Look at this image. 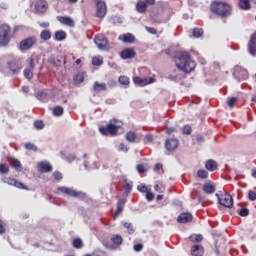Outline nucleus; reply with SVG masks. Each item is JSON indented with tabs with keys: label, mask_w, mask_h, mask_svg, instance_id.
<instances>
[{
	"label": "nucleus",
	"mask_w": 256,
	"mask_h": 256,
	"mask_svg": "<svg viewBox=\"0 0 256 256\" xmlns=\"http://www.w3.org/2000/svg\"><path fill=\"white\" fill-rule=\"evenodd\" d=\"M174 62L177 69L183 73H191L197 67V64L191 59V54L187 51L177 52L174 56Z\"/></svg>",
	"instance_id": "1"
},
{
	"label": "nucleus",
	"mask_w": 256,
	"mask_h": 256,
	"mask_svg": "<svg viewBox=\"0 0 256 256\" xmlns=\"http://www.w3.org/2000/svg\"><path fill=\"white\" fill-rule=\"evenodd\" d=\"M210 11L213 15H217V17L227 19V17H231V13H233V6L225 1H212Z\"/></svg>",
	"instance_id": "2"
},
{
	"label": "nucleus",
	"mask_w": 256,
	"mask_h": 256,
	"mask_svg": "<svg viewBox=\"0 0 256 256\" xmlns=\"http://www.w3.org/2000/svg\"><path fill=\"white\" fill-rule=\"evenodd\" d=\"M123 125V123L117 119H112L109 121L107 126H102L99 128V132L102 135H111L115 137L117 133H119V128Z\"/></svg>",
	"instance_id": "3"
},
{
	"label": "nucleus",
	"mask_w": 256,
	"mask_h": 256,
	"mask_svg": "<svg viewBox=\"0 0 256 256\" xmlns=\"http://www.w3.org/2000/svg\"><path fill=\"white\" fill-rule=\"evenodd\" d=\"M11 27L7 24H2L0 26V45L1 47H7L11 43L12 39Z\"/></svg>",
	"instance_id": "4"
},
{
	"label": "nucleus",
	"mask_w": 256,
	"mask_h": 256,
	"mask_svg": "<svg viewBox=\"0 0 256 256\" xmlns=\"http://www.w3.org/2000/svg\"><path fill=\"white\" fill-rule=\"evenodd\" d=\"M37 45V37L30 36L20 41L19 49L20 51H29Z\"/></svg>",
	"instance_id": "5"
},
{
	"label": "nucleus",
	"mask_w": 256,
	"mask_h": 256,
	"mask_svg": "<svg viewBox=\"0 0 256 256\" xmlns=\"http://www.w3.org/2000/svg\"><path fill=\"white\" fill-rule=\"evenodd\" d=\"M216 197L218 199L219 205H222V207H226L227 209H231L233 207V196L229 193H224V194H217Z\"/></svg>",
	"instance_id": "6"
},
{
	"label": "nucleus",
	"mask_w": 256,
	"mask_h": 256,
	"mask_svg": "<svg viewBox=\"0 0 256 256\" xmlns=\"http://www.w3.org/2000/svg\"><path fill=\"white\" fill-rule=\"evenodd\" d=\"M7 65L12 75H19L21 73V69H23V63H21V60L17 58L8 61Z\"/></svg>",
	"instance_id": "7"
},
{
	"label": "nucleus",
	"mask_w": 256,
	"mask_h": 256,
	"mask_svg": "<svg viewBox=\"0 0 256 256\" xmlns=\"http://www.w3.org/2000/svg\"><path fill=\"white\" fill-rule=\"evenodd\" d=\"M233 76L241 83V81H247L249 79V71L241 66H235Z\"/></svg>",
	"instance_id": "8"
},
{
	"label": "nucleus",
	"mask_w": 256,
	"mask_h": 256,
	"mask_svg": "<svg viewBox=\"0 0 256 256\" xmlns=\"http://www.w3.org/2000/svg\"><path fill=\"white\" fill-rule=\"evenodd\" d=\"M94 43L101 51H107L109 49V41L103 34H97L94 38Z\"/></svg>",
	"instance_id": "9"
},
{
	"label": "nucleus",
	"mask_w": 256,
	"mask_h": 256,
	"mask_svg": "<svg viewBox=\"0 0 256 256\" xmlns=\"http://www.w3.org/2000/svg\"><path fill=\"white\" fill-rule=\"evenodd\" d=\"M58 191H60L61 193H63L64 195H69V197H77L79 199H85L86 194L83 192H79L77 190H73L69 187H58Z\"/></svg>",
	"instance_id": "10"
},
{
	"label": "nucleus",
	"mask_w": 256,
	"mask_h": 256,
	"mask_svg": "<svg viewBox=\"0 0 256 256\" xmlns=\"http://www.w3.org/2000/svg\"><path fill=\"white\" fill-rule=\"evenodd\" d=\"M96 4V17L103 19L107 15V4L103 0H94Z\"/></svg>",
	"instance_id": "11"
},
{
	"label": "nucleus",
	"mask_w": 256,
	"mask_h": 256,
	"mask_svg": "<svg viewBox=\"0 0 256 256\" xmlns=\"http://www.w3.org/2000/svg\"><path fill=\"white\" fill-rule=\"evenodd\" d=\"M149 5H155V0H138L136 11H138V13H146Z\"/></svg>",
	"instance_id": "12"
},
{
	"label": "nucleus",
	"mask_w": 256,
	"mask_h": 256,
	"mask_svg": "<svg viewBox=\"0 0 256 256\" xmlns=\"http://www.w3.org/2000/svg\"><path fill=\"white\" fill-rule=\"evenodd\" d=\"M133 83L138 85V87H146V85H151V83H155V79L153 77L141 78L139 76H135L133 78Z\"/></svg>",
	"instance_id": "13"
},
{
	"label": "nucleus",
	"mask_w": 256,
	"mask_h": 256,
	"mask_svg": "<svg viewBox=\"0 0 256 256\" xmlns=\"http://www.w3.org/2000/svg\"><path fill=\"white\" fill-rule=\"evenodd\" d=\"M3 183H6L7 185H11L12 187H17V189H24L26 191L29 189V188H27V186H25V184H23L22 182H19L15 178H11V177H5L3 179Z\"/></svg>",
	"instance_id": "14"
},
{
	"label": "nucleus",
	"mask_w": 256,
	"mask_h": 256,
	"mask_svg": "<svg viewBox=\"0 0 256 256\" xmlns=\"http://www.w3.org/2000/svg\"><path fill=\"white\" fill-rule=\"evenodd\" d=\"M164 147L170 153L177 150V148L179 147V139H177V138H168V139H166Z\"/></svg>",
	"instance_id": "15"
},
{
	"label": "nucleus",
	"mask_w": 256,
	"mask_h": 256,
	"mask_svg": "<svg viewBox=\"0 0 256 256\" xmlns=\"http://www.w3.org/2000/svg\"><path fill=\"white\" fill-rule=\"evenodd\" d=\"M39 173H51L53 166L48 161H41L37 164Z\"/></svg>",
	"instance_id": "16"
},
{
	"label": "nucleus",
	"mask_w": 256,
	"mask_h": 256,
	"mask_svg": "<svg viewBox=\"0 0 256 256\" xmlns=\"http://www.w3.org/2000/svg\"><path fill=\"white\" fill-rule=\"evenodd\" d=\"M136 55L135 48H125L120 53L121 59H135Z\"/></svg>",
	"instance_id": "17"
},
{
	"label": "nucleus",
	"mask_w": 256,
	"mask_h": 256,
	"mask_svg": "<svg viewBox=\"0 0 256 256\" xmlns=\"http://www.w3.org/2000/svg\"><path fill=\"white\" fill-rule=\"evenodd\" d=\"M47 9H49V4L46 0H38L35 3V11H37V13H46Z\"/></svg>",
	"instance_id": "18"
},
{
	"label": "nucleus",
	"mask_w": 256,
	"mask_h": 256,
	"mask_svg": "<svg viewBox=\"0 0 256 256\" xmlns=\"http://www.w3.org/2000/svg\"><path fill=\"white\" fill-rule=\"evenodd\" d=\"M193 221V214L189 212H183L177 217V223L185 224Z\"/></svg>",
	"instance_id": "19"
},
{
	"label": "nucleus",
	"mask_w": 256,
	"mask_h": 256,
	"mask_svg": "<svg viewBox=\"0 0 256 256\" xmlns=\"http://www.w3.org/2000/svg\"><path fill=\"white\" fill-rule=\"evenodd\" d=\"M190 253L192 256H203L205 255V248L201 244H195L191 247Z\"/></svg>",
	"instance_id": "20"
},
{
	"label": "nucleus",
	"mask_w": 256,
	"mask_h": 256,
	"mask_svg": "<svg viewBox=\"0 0 256 256\" xmlns=\"http://www.w3.org/2000/svg\"><path fill=\"white\" fill-rule=\"evenodd\" d=\"M57 21L62 23V25H66L67 27H75V20L69 16H57Z\"/></svg>",
	"instance_id": "21"
},
{
	"label": "nucleus",
	"mask_w": 256,
	"mask_h": 256,
	"mask_svg": "<svg viewBox=\"0 0 256 256\" xmlns=\"http://www.w3.org/2000/svg\"><path fill=\"white\" fill-rule=\"evenodd\" d=\"M248 51L251 55H255L256 53V32L250 37L248 42Z\"/></svg>",
	"instance_id": "22"
},
{
	"label": "nucleus",
	"mask_w": 256,
	"mask_h": 256,
	"mask_svg": "<svg viewBox=\"0 0 256 256\" xmlns=\"http://www.w3.org/2000/svg\"><path fill=\"white\" fill-rule=\"evenodd\" d=\"M203 191L206 195H213L217 191V187L212 182H208L203 185Z\"/></svg>",
	"instance_id": "23"
},
{
	"label": "nucleus",
	"mask_w": 256,
	"mask_h": 256,
	"mask_svg": "<svg viewBox=\"0 0 256 256\" xmlns=\"http://www.w3.org/2000/svg\"><path fill=\"white\" fill-rule=\"evenodd\" d=\"M118 39L119 41H123V43H135V36L131 33L122 34Z\"/></svg>",
	"instance_id": "24"
},
{
	"label": "nucleus",
	"mask_w": 256,
	"mask_h": 256,
	"mask_svg": "<svg viewBox=\"0 0 256 256\" xmlns=\"http://www.w3.org/2000/svg\"><path fill=\"white\" fill-rule=\"evenodd\" d=\"M125 203H127V200H125L124 198L118 200V202H117V209H116V212L114 214V219H117V217H119V214L123 213V209L125 207Z\"/></svg>",
	"instance_id": "25"
},
{
	"label": "nucleus",
	"mask_w": 256,
	"mask_h": 256,
	"mask_svg": "<svg viewBox=\"0 0 256 256\" xmlns=\"http://www.w3.org/2000/svg\"><path fill=\"white\" fill-rule=\"evenodd\" d=\"M125 139L128 143H137L139 141V136H137V133L129 131L126 133Z\"/></svg>",
	"instance_id": "26"
},
{
	"label": "nucleus",
	"mask_w": 256,
	"mask_h": 256,
	"mask_svg": "<svg viewBox=\"0 0 256 256\" xmlns=\"http://www.w3.org/2000/svg\"><path fill=\"white\" fill-rule=\"evenodd\" d=\"M9 163L11 167L15 169V171H18V172L23 171V165L21 164V161L17 160V158L9 159Z\"/></svg>",
	"instance_id": "27"
},
{
	"label": "nucleus",
	"mask_w": 256,
	"mask_h": 256,
	"mask_svg": "<svg viewBox=\"0 0 256 256\" xmlns=\"http://www.w3.org/2000/svg\"><path fill=\"white\" fill-rule=\"evenodd\" d=\"M205 168L207 169V171H217L218 169V164L215 160H208L206 163H205Z\"/></svg>",
	"instance_id": "28"
},
{
	"label": "nucleus",
	"mask_w": 256,
	"mask_h": 256,
	"mask_svg": "<svg viewBox=\"0 0 256 256\" xmlns=\"http://www.w3.org/2000/svg\"><path fill=\"white\" fill-rule=\"evenodd\" d=\"M93 91H95V93H99L101 91H107V84L95 82L93 85Z\"/></svg>",
	"instance_id": "29"
},
{
	"label": "nucleus",
	"mask_w": 256,
	"mask_h": 256,
	"mask_svg": "<svg viewBox=\"0 0 256 256\" xmlns=\"http://www.w3.org/2000/svg\"><path fill=\"white\" fill-rule=\"evenodd\" d=\"M27 63H28V69L35 70V66L37 65V63H39V59H37V56H30L27 59Z\"/></svg>",
	"instance_id": "30"
},
{
	"label": "nucleus",
	"mask_w": 256,
	"mask_h": 256,
	"mask_svg": "<svg viewBox=\"0 0 256 256\" xmlns=\"http://www.w3.org/2000/svg\"><path fill=\"white\" fill-rule=\"evenodd\" d=\"M240 9H242V11H249V9H251V1L250 0H239L238 3Z\"/></svg>",
	"instance_id": "31"
},
{
	"label": "nucleus",
	"mask_w": 256,
	"mask_h": 256,
	"mask_svg": "<svg viewBox=\"0 0 256 256\" xmlns=\"http://www.w3.org/2000/svg\"><path fill=\"white\" fill-rule=\"evenodd\" d=\"M74 85H81L85 81V72H80L76 74L73 78Z\"/></svg>",
	"instance_id": "32"
},
{
	"label": "nucleus",
	"mask_w": 256,
	"mask_h": 256,
	"mask_svg": "<svg viewBox=\"0 0 256 256\" xmlns=\"http://www.w3.org/2000/svg\"><path fill=\"white\" fill-rule=\"evenodd\" d=\"M111 241L114 245H123V237L119 234L113 235Z\"/></svg>",
	"instance_id": "33"
},
{
	"label": "nucleus",
	"mask_w": 256,
	"mask_h": 256,
	"mask_svg": "<svg viewBox=\"0 0 256 256\" xmlns=\"http://www.w3.org/2000/svg\"><path fill=\"white\" fill-rule=\"evenodd\" d=\"M191 243H201L203 241V235L201 234H192L189 236Z\"/></svg>",
	"instance_id": "34"
},
{
	"label": "nucleus",
	"mask_w": 256,
	"mask_h": 256,
	"mask_svg": "<svg viewBox=\"0 0 256 256\" xmlns=\"http://www.w3.org/2000/svg\"><path fill=\"white\" fill-rule=\"evenodd\" d=\"M66 38H67V34L63 30L57 31L54 36V39L56 41H64V39Z\"/></svg>",
	"instance_id": "35"
},
{
	"label": "nucleus",
	"mask_w": 256,
	"mask_h": 256,
	"mask_svg": "<svg viewBox=\"0 0 256 256\" xmlns=\"http://www.w3.org/2000/svg\"><path fill=\"white\" fill-rule=\"evenodd\" d=\"M92 65L95 67H100V65H103V56H95L92 58Z\"/></svg>",
	"instance_id": "36"
},
{
	"label": "nucleus",
	"mask_w": 256,
	"mask_h": 256,
	"mask_svg": "<svg viewBox=\"0 0 256 256\" xmlns=\"http://www.w3.org/2000/svg\"><path fill=\"white\" fill-rule=\"evenodd\" d=\"M72 245L74 249H82L83 248V240L81 238H74L72 241Z\"/></svg>",
	"instance_id": "37"
},
{
	"label": "nucleus",
	"mask_w": 256,
	"mask_h": 256,
	"mask_svg": "<svg viewBox=\"0 0 256 256\" xmlns=\"http://www.w3.org/2000/svg\"><path fill=\"white\" fill-rule=\"evenodd\" d=\"M33 70L32 68H26L24 69L23 75L25 77V79H28V81H31V79H33Z\"/></svg>",
	"instance_id": "38"
},
{
	"label": "nucleus",
	"mask_w": 256,
	"mask_h": 256,
	"mask_svg": "<svg viewBox=\"0 0 256 256\" xmlns=\"http://www.w3.org/2000/svg\"><path fill=\"white\" fill-rule=\"evenodd\" d=\"M24 149H26L27 151H34V153H37L39 151V149L35 146V144L31 142L25 143Z\"/></svg>",
	"instance_id": "39"
},
{
	"label": "nucleus",
	"mask_w": 256,
	"mask_h": 256,
	"mask_svg": "<svg viewBox=\"0 0 256 256\" xmlns=\"http://www.w3.org/2000/svg\"><path fill=\"white\" fill-rule=\"evenodd\" d=\"M40 38L42 39V41H49V39H51V31L43 30L40 33Z\"/></svg>",
	"instance_id": "40"
},
{
	"label": "nucleus",
	"mask_w": 256,
	"mask_h": 256,
	"mask_svg": "<svg viewBox=\"0 0 256 256\" xmlns=\"http://www.w3.org/2000/svg\"><path fill=\"white\" fill-rule=\"evenodd\" d=\"M63 113H64L63 107L56 106L53 108L54 117H61V115H63Z\"/></svg>",
	"instance_id": "41"
},
{
	"label": "nucleus",
	"mask_w": 256,
	"mask_h": 256,
	"mask_svg": "<svg viewBox=\"0 0 256 256\" xmlns=\"http://www.w3.org/2000/svg\"><path fill=\"white\" fill-rule=\"evenodd\" d=\"M122 225H123V227H125V229H127L129 235H133V233H135L133 224H131L130 222H124V223H122Z\"/></svg>",
	"instance_id": "42"
},
{
	"label": "nucleus",
	"mask_w": 256,
	"mask_h": 256,
	"mask_svg": "<svg viewBox=\"0 0 256 256\" xmlns=\"http://www.w3.org/2000/svg\"><path fill=\"white\" fill-rule=\"evenodd\" d=\"M118 83H120V85L129 86V83H131V81L129 80V77H127V76H120L118 78Z\"/></svg>",
	"instance_id": "43"
},
{
	"label": "nucleus",
	"mask_w": 256,
	"mask_h": 256,
	"mask_svg": "<svg viewBox=\"0 0 256 256\" xmlns=\"http://www.w3.org/2000/svg\"><path fill=\"white\" fill-rule=\"evenodd\" d=\"M10 169H9V165H7L6 163H1L0 164V173L1 175H7V173H9Z\"/></svg>",
	"instance_id": "44"
},
{
	"label": "nucleus",
	"mask_w": 256,
	"mask_h": 256,
	"mask_svg": "<svg viewBox=\"0 0 256 256\" xmlns=\"http://www.w3.org/2000/svg\"><path fill=\"white\" fill-rule=\"evenodd\" d=\"M137 190L140 192V193H147L149 190H151V187L150 186H147L145 184H139L137 186Z\"/></svg>",
	"instance_id": "45"
},
{
	"label": "nucleus",
	"mask_w": 256,
	"mask_h": 256,
	"mask_svg": "<svg viewBox=\"0 0 256 256\" xmlns=\"http://www.w3.org/2000/svg\"><path fill=\"white\" fill-rule=\"evenodd\" d=\"M193 37H196V39H199V37H203V29L202 28H194L193 29Z\"/></svg>",
	"instance_id": "46"
},
{
	"label": "nucleus",
	"mask_w": 256,
	"mask_h": 256,
	"mask_svg": "<svg viewBox=\"0 0 256 256\" xmlns=\"http://www.w3.org/2000/svg\"><path fill=\"white\" fill-rule=\"evenodd\" d=\"M182 133L183 135H191V133H193V128L191 125H184L182 128Z\"/></svg>",
	"instance_id": "47"
},
{
	"label": "nucleus",
	"mask_w": 256,
	"mask_h": 256,
	"mask_svg": "<svg viewBox=\"0 0 256 256\" xmlns=\"http://www.w3.org/2000/svg\"><path fill=\"white\" fill-rule=\"evenodd\" d=\"M123 189L126 193H130L133 190V183H129L127 180H125Z\"/></svg>",
	"instance_id": "48"
},
{
	"label": "nucleus",
	"mask_w": 256,
	"mask_h": 256,
	"mask_svg": "<svg viewBox=\"0 0 256 256\" xmlns=\"http://www.w3.org/2000/svg\"><path fill=\"white\" fill-rule=\"evenodd\" d=\"M197 177H199V179H207V177H209V172L206 170H198Z\"/></svg>",
	"instance_id": "49"
},
{
	"label": "nucleus",
	"mask_w": 256,
	"mask_h": 256,
	"mask_svg": "<svg viewBox=\"0 0 256 256\" xmlns=\"http://www.w3.org/2000/svg\"><path fill=\"white\" fill-rule=\"evenodd\" d=\"M34 127L35 129L41 130L45 128V123H43V120H36L34 121Z\"/></svg>",
	"instance_id": "50"
},
{
	"label": "nucleus",
	"mask_w": 256,
	"mask_h": 256,
	"mask_svg": "<svg viewBox=\"0 0 256 256\" xmlns=\"http://www.w3.org/2000/svg\"><path fill=\"white\" fill-rule=\"evenodd\" d=\"M238 214L240 215V217H248L249 209L248 208H242L238 211Z\"/></svg>",
	"instance_id": "51"
},
{
	"label": "nucleus",
	"mask_w": 256,
	"mask_h": 256,
	"mask_svg": "<svg viewBox=\"0 0 256 256\" xmlns=\"http://www.w3.org/2000/svg\"><path fill=\"white\" fill-rule=\"evenodd\" d=\"M237 101H239V98L237 97H232L228 100V106L233 108L235 107V104L237 103Z\"/></svg>",
	"instance_id": "52"
},
{
	"label": "nucleus",
	"mask_w": 256,
	"mask_h": 256,
	"mask_svg": "<svg viewBox=\"0 0 256 256\" xmlns=\"http://www.w3.org/2000/svg\"><path fill=\"white\" fill-rule=\"evenodd\" d=\"M136 169H137L138 173H147V168L143 164H138L136 166Z\"/></svg>",
	"instance_id": "53"
},
{
	"label": "nucleus",
	"mask_w": 256,
	"mask_h": 256,
	"mask_svg": "<svg viewBox=\"0 0 256 256\" xmlns=\"http://www.w3.org/2000/svg\"><path fill=\"white\" fill-rule=\"evenodd\" d=\"M118 151H122L123 153H127V151H129V148L127 147V145H125V143H120L118 146Z\"/></svg>",
	"instance_id": "54"
},
{
	"label": "nucleus",
	"mask_w": 256,
	"mask_h": 256,
	"mask_svg": "<svg viewBox=\"0 0 256 256\" xmlns=\"http://www.w3.org/2000/svg\"><path fill=\"white\" fill-rule=\"evenodd\" d=\"M146 199L147 201H153V199H155V194L151 192V188L148 192H146Z\"/></svg>",
	"instance_id": "55"
},
{
	"label": "nucleus",
	"mask_w": 256,
	"mask_h": 256,
	"mask_svg": "<svg viewBox=\"0 0 256 256\" xmlns=\"http://www.w3.org/2000/svg\"><path fill=\"white\" fill-rule=\"evenodd\" d=\"M248 199H249L250 201H256V193H255V191L250 190V191L248 192Z\"/></svg>",
	"instance_id": "56"
},
{
	"label": "nucleus",
	"mask_w": 256,
	"mask_h": 256,
	"mask_svg": "<svg viewBox=\"0 0 256 256\" xmlns=\"http://www.w3.org/2000/svg\"><path fill=\"white\" fill-rule=\"evenodd\" d=\"M53 177L56 179V181H61V179H63V174L59 171H56L53 173Z\"/></svg>",
	"instance_id": "57"
},
{
	"label": "nucleus",
	"mask_w": 256,
	"mask_h": 256,
	"mask_svg": "<svg viewBox=\"0 0 256 256\" xmlns=\"http://www.w3.org/2000/svg\"><path fill=\"white\" fill-rule=\"evenodd\" d=\"M133 249L136 253H139L140 251H143V244L138 243L133 246Z\"/></svg>",
	"instance_id": "58"
},
{
	"label": "nucleus",
	"mask_w": 256,
	"mask_h": 256,
	"mask_svg": "<svg viewBox=\"0 0 256 256\" xmlns=\"http://www.w3.org/2000/svg\"><path fill=\"white\" fill-rule=\"evenodd\" d=\"M5 222L3 220H0V235H5Z\"/></svg>",
	"instance_id": "59"
},
{
	"label": "nucleus",
	"mask_w": 256,
	"mask_h": 256,
	"mask_svg": "<svg viewBox=\"0 0 256 256\" xmlns=\"http://www.w3.org/2000/svg\"><path fill=\"white\" fill-rule=\"evenodd\" d=\"M146 31L150 33L151 35H157V29L151 28V27H146Z\"/></svg>",
	"instance_id": "60"
},
{
	"label": "nucleus",
	"mask_w": 256,
	"mask_h": 256,
	"mask_svg": "<svg viewBox=\"0 0 256 256\" xmlns=\"http://www.w3.org/2000/svg\"><path fill=\"white\" fill-rule=\"evenodd\" d=\"M161 169H163V164L161 163L155 164L154 171H161Z\"/></svg>",
	"instance_id": "61"
},
{
	"label": "nucleus",
	"mask_w": 256,
	"mask_h": 256,
	"mask_svg": "<svg viewBox=\"0 0 256 256\" xmlns=\"http://www.w3.org/2000/svg\"><path fill=\"white\" fill-rule=\"evenodd\" d=\"M177 131V129L170 127V128H166V133L167 135H171V133H175Z\"/></svg>",
	"instance_id": "62"
},
{
	"label": "nucleus",
	"mask_w": 256,
	"mask_h": 256,
	"mask_svg": "<svg viewBox=\"0 0 256 256\" xmlns=\"http://www.w3.org/2000/svg\"><path fill=\"white\" fill-rule=\"evenodd\" d=\"M154 191H156L157 193H163V190L159 184H156L154 186Z\"/></svg>",
	"instance_id": "63"
},
{
	"label": "nucleus",
	"mask_w": 256,
	"mask_h": 256,
	"mask_svg": "<svg viewBox=\"0 0 256 256\" xmlns=\"http://www.w3.org/2000/svg\"><path fill=\"white\" fill-rule=\"evenodd\" d=\"M67 161L71 162V161H75L76 156L74 154H70L69 156L66 157Z\"/></svg>",
	"instance_id": "64"
}]
</instances>
